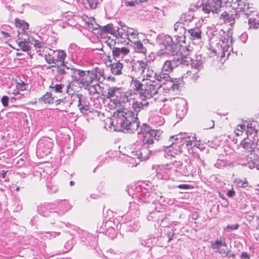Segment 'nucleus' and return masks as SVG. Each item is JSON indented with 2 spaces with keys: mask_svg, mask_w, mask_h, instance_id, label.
I'll use <instances>...</instances> for the list:
<instances>
[{
  "mask_svg": "<svg viewBox=\"0 0 259 259\" xmlns=\"http://www.w3.org/2000/svg\"><path fill=\"white\" fill-rule=\"evenodd\" d=\"M175 141L169 146L166 147L164 150V156L168 159L176 158L185 150L192 154L194 158L197 160L200 163L203 164V161L200 156L194 151L195 143L190 137L182 138L179 136H176Z\"/></svg>",
  "mask_w": 259,
  "mask_h": 259,
  "instance_id": "obj_1",
  "label": "nucleus"
},
{
  "mask_svg": "<svg viewBox=\"0 0 259 259\" xmlns=\"http://www.w3.org/2000/svg\"><path fill=\"white\" fill-rule=\"evenodd\" d=\"M134 115L133 111L126 108L117 110L114 113L115 120L113 123H115L114 125L119 130H130L134 125L137 127L138 125L137 123L132 122Z\"/></svg>",
  "mask_w": 259,
  "mask_h": 259,
  "instance_id": "obj_2",
  "label": "nucleus"
},
{
  "mask_svg": "<svg viewBox=\"0 0 259 259\" xmlns=\"http://www.w3.org/2000/svg\"><path fill=\"white\" fill-rule=\"evenodd\" d=\"M190 56L191 51L187 48H183L180 54L176 58L174 57L171 60L165 61L162 68V71L169 73L180 64L188 66L191 62Z\"/></svg>",
  "mask_w": 259,
  "mask_h": 259,
  "instance_id": "obj_3",
  "label": "nucleus"
},
{
  "mask_svg": "<svg viewBox=\"0 0 259 259\" xmlns=\"http://www.w3.org/2000/svg\"><path fill=\"white\" fill-rule=\"evenodd\" d=\"M136 147H134L135 150H132L131 155L128 156V161L133 165H136L140 161L147 159L151 151L148 149V145H143L140 142H137L135 144Z\"/></svg>",
  "mask_w": 259,
  "mask_h": 259,
  "instance_id": "obj_4",
  "label": "nucleus"
},
{
  "mask_svg": "<svg viewBox=\"0 0 259 259\" xmlns=\"http://www.w3.org/2000/svg\"><path fill=\"white\" fill-rule=\"evenodd\" d=\"M39 56L44 57L49 64H56L58 62L64 64L66 54L63 50H53L49 48H45L40 51Z\"/></svg>",
  "mask_w": 259,
  "mask_h": 259,
  "instance_id": "obj_5",
  "label": "nucleus"
},
{
  "mask_svg": "<svg viewBox=\"0 0 259 259\" xmlns=\"http://www.w3.org/2000/svg\"><path fill=\"white\" fill-rule=\"evenodd\" d=\"M144 88L141 92V97L145 98L146 99L151 98L157 95L159 90L162 88V85L160 82L146 80Z\"/></svg>",
  "mask_w": 259,
  "mask_h": 259,
  "instance_id": "obj_6",
  "label": "nucleus"
},
{
  "mask_svg": "<svg viewBox=\"0 0 259 259\" xmlns=\"http://www.w3.org/2000/svg\"><path fill=\"white\" fill-rule=\"evenodd\" d=\"M54 143L53 140L49 137L40 139L37 146V154L40 157L49 154L53 148Z\"/></svg>",
  "mask_w": 259,
  "mask_h": 259,
  "instance_id": "obj_7",
  "label": "nucleus"
},
{
  "mask_svg": "<svg viewBox=\"0 0 259 259\" xmlns=\"http://www.w3.org/2000/svg\"><path fill=\"white\" fill-rule=\"evenodd\" d=\"M240 145L246 151L251 152L249 158L252 159L256 153L259 154V139L250 138H244L241 142Z\"/></svg>",
  "mask_w": 259,
  "mask_h": 259,
  "instance_id": "obj_8",
  "label": "nucleus"
},
{
  "mask_svg": "<svg viewBox=\"0 0 259 259\" xmlns=\"http://www.w3.org/2000/svg\"><path fill=\"white\" fill-rule=\"evenodd\" d=\"M156 133L154 131L148 127H144L138 132V137L140 143L143 145H149L154 143Z\"/></svg>",
  "mask_w": 259,
  "mask_h": 259,
  "instance_id": "obj_9",
  "label": "nucleus"
},
{
  "mask_svg": "<svg viewBox=\"0 0 259 259\" xmlns=\"http://www.w3.org/2000/svg\"><path fill=\"white\" fill-rule=\"evenodd\" d=\"M156 172L158 179L168 180L174 173L172 163L158 165L156 168Z\"/></svg>",
  "mask_w": 259,
  "mask_h": 259,
  "instance_id": "obj_10",
  "label": "nucleus"
},
{
  "mask_svg": "<svg viewBox=\"0 0 259 259\" xmlns=\"http://www.w3.org/2000/svg\"><path fill=\"white\" fill-rule=\"evenodd\" d=\"M191 68L187 71L185 77L196 80L199 77V71L202 68V63L197 60L192 61L191 59Z\"/></svg>",
  "mask_w": 259,
  "mask_h": 259,
  "instance_id": "obj_11",
  "label": "nucleus"
},
{
  "mask_svg": "<svg viewBox=\"0 0 259 259\" xmlns=\"http://www.w3.org/2000/svg\"><path fill=\"white\" fill-rule=\"evenodd\" d=\"M174 173H179L184 176H188L190 174L191 165L190 163L184 164L181 161H175L172 163Z\"/></svg>",
  "mask_w": 259,
  "mask_h": 259,
  "instance_id": "obj_12",
  "label": "nucleus"
},
{
  "mask_svg": "<svg viewBox=\"0 0 259 259\" xmlns=\"http://www.w3.org/2000/svg\"><path fill=\"white\" fill-rule=\"evenodd\" d=\"M232 7L235 10L236 12H243L246 15L253 12L254 9L252 5L250 6L249 3L245 0H242L237 4L233 3Z\"/></svg>",
  "mask_w": 259,
  "mask_h": 259,
  "instance_id": "obj_13",
  "label": "nucleus"
},
{
  "mask_svg": "<svg viewBox=\"0 0 259 259\" xmlns=\"http://www.w3.org/2000/svg\"><path fill=\"white\" fill-rule=\"evenodd\" d=\"M122 87H110L107 89L106 97L110 99V102L115 106L117 105V100L119 99L121 94L122 93Z\"/></svg>",
  "mask_w": 259,
  "mask_h": 259,
  "instance_id": "obj_14",
  "label": "nucleus"
},
{
  "mask_svg": "<svg viewBox=\"0 0 259 259\" xmlns=\"http://www.w3.org/2000/svg\"><path fill=\"white\" fill-rule=\"evenodd\" d=\"M121 29L123 32H118L120 37L123 38L126 37L130 41L132 42L138 38L139 33L137 31L133 28L123 25L121 26Z\"/></svg>",
  "mask_w": 259,
  "mask_h": 259,
  "instance_id": "obj_15",
  "label": "nucleus"
},
{
  "mask_svg": "<svg viewBox=\"0 0 259 259\" xmlns=\"http://www.w3.org/2000/svg\"><path fill=\"white\" fill-rule=\"evenodd\" d=\"M211 246L213 249H216L219 253L225 254V256L230 257L234 256V254L232 253V251L230 250L226 251L224 249H220L222 246H227L225 239L223 237L218 238L212 244Z\"/></svg>",
  "mask_w": 259,
  "mask_h": 259,
  "instance_id": "obj_16",
  "label": "nucleus"
},
{
  "mask_svg": "<svg viewBox=\"0 0 259 259\" xmlns=\"http://www.w3.org/2000/svg\"><path fill=\"white\" fill-rule=\"evenodd\" d=\"M77 71L79 75L77 81L83 87H88L94 81L90 71L86 72L82 70H77Z\"/></svg>",
  "mask_w": 259,
  "mask_h": 259,
  "instance_id": "obj_17",
  "label": "nucleus"
},
{
  "mask_svg": "<svg viewBox=\"0 0 259 259\" xmlns=\"http://www.w3.org/2000/svg\"><path fill=\"white\" fill-rule=\"evenodd\" d=\"M112 55L115 60L123 59L130 53V50L126 47H114L112 49Z\"/></svg>",
  "mask_w": 259,
  "mask_h": 259,
  "instance_id": "obj_18",
  "label": "nucleus"
},
{
  "mask_svg": "<svg viewBox=\"0 0 259 259\" xmlns=\"http://www.w3.org/2000/svg\"><path fill=\"white\" fill-rule=\"evenodd\" d=\"M54 205L57 206L56 208L58 209L59 211V213L61 214H63L71 208L70 204L65 200L57 201L56 204H54ZM53 205H54V204H50L48 205V207L50 208L52 207L53 208Z\"/></svg>",
  "mask_w": 259,
  "mask_h": 259,
  "instance_id": "obj_19",
  "label": "nucleus"
},
{
  "mask_svg": "<svg viewBox=\"0 0 259 259\" xmlns=\"http://www.w3.org/2000/svg\"><path fill=\"white\" fill-rule=\"evenodd\" d=\"M256 122L255 121H252L247 123L246 124V135L247 138H251L254 139H259V137L257 135V131L255 128Z\"/></svg>",
  "mask_w": 259,
  "mask_h": 259,
  "instance_id": "obj_20",
  "label": "nucleus"
},
{
  "mask_svg": "<svg viewBox=\"0 0 259 259\" xmlns=\"http://www.w3.org/2000/svg\"><path fill=\"white\" fill-rule=\"evenodd\" d=\"M202 30L201 27H195L188 29L189 38L191 40H200L202 38Z\"/></svg>",
  "mask_w": 259,
  "mask_h": 259,
  "instance_id": "obj_21",
  "label": "nucleus"
},
{
  "mask_svg": "<svg viewBox=\"0 0 259 259\" xmlns=\"http://www.w3.org/2000/svg\"><path fill=\"white\" fill-rule=\"evenodd\" d=\"M132 96L131 91H125V89L123 88L122 93L121 94L119 99L117 100V103L115 106L119 107L122 103L130 102L132 99Z\"/></svg>",
  "mask_w": 259,
  "mask_h": 259,
  "instance_id": "obj_22",
  "label": "nucleus"
},
{
  "mask_svg": "<svg viewBox=\"0 0 259 259\" xmlns=\"http://www.w3.org/2000/svg\"><path fill=\"white\" fill-rule=\"evenodd\" d=\"M148 104V102L147 101L146 99L141 97L139 100L134 101L133 108L135 112H138L145 106H147Z\"/></svg>",
  "mask_w": 259,
  "mask_h": 259,
  "instance_id": "obj_23",
  "label": "nucleus"
},
{
  "mask_svg": "<svg viewBox=\"0 0 259 259\" xmlns=\"http://www.w3.org/2000/svg\"><path fill=\"white\" fill-rule=\"evenodd\" d=\"M90 72L94 81L102 82L104 80L105 78L104 76V71L102 69L96 68Z\"/></svg>",
  "mask_w": 259,
  "mask_h": 259,
  "instance_id": "obj_24",
  "label": "nucleus"
},
{
  "mask_svg": "<svg viewBox=\"0 0 259 259\" xmlns=\"http://www.w3.org/2000/svg\"><path fill=\"white\" fill-rule=\"evenodd\" d=\"M201 8L202 11L206 14H209L211 12L213 13H217V11L213 10V5L212 2H209V0H202Z\"/></svg>",
  "mask_w": 259,
  "mask_h": 259,
  "instance_id": "obj_25",
  "label": "nucleus"
},
{
  "mask_svg": "<svg viewBox=\"0 0 259 259\" xmlns=\"http://www.w3.org/2000/svg\"><path fill=\"white\" fill-rule=\"evenodd\" d=\"M150 123L157 126H161L164 123V119L161 116L158 115L154 112H152L149 118Z\"/></svg>",
  "mask_w": 259,
  "mask_h": 259,
  "instance_id": "obj_26",
  "label": "nucleus"
},
{
  "mask_svg": "<svg viewBox=\"0 0 259 259\" xmlns=\"http://www.w3.org/2000/svg\"><path fill=\"white\" fill-rule=\"evenodd\" d=\"M231 43V40L228 36L227 37H224L219 42L224 51H228L230 49H232Z\"/></svg>",
  "mask_w": 259,
  "mask_h": 259,
  "instance_id": "obj_27",
  "label": "nucleus"
},
{
  "mask_svg": "<svg viewBox=\"0 0 259 259\" xmlns=\"http://www.w3.org/2000/svg\"><path fill=\"white\" fill-rule=\"evenodd\" d=\"M145 79H143L142 82L137 79H133L131 82V85L133 89L139 92L140 96L141 95V92L143 91L144 88V84H145Z\"/></svg>",
  "mask_w": 259,
  "mask_h": 259,
  "instance_id": "obj_28",
  "label": "nucleus"
},
{
  "mask_svg": "<svg viewBox=\"0 0 259 259\" xmlns=\"http://www.w3.org/2000/svg\"><path fill=\"white\" fill-rule=\"evenodd\" d=\"M194 18V15L188 12L182 15L180 20L185 26H189V23L193 20Z\"/></svg>",
  "mask_w": 259,
  "mask_h": 259,
  "instance_id": "obj_29",
  "label": "nucleus"
},
{
  "mask_svg": "<svg viewBox=\"0 0 259 259\" xmlns=\"http://www.w3.org/2000/svg\"><path fill=\"white\" fill-rule=\"evenodd\" d=\"M123 65L120 62L114 63L111 65V70L113 74L120 75L122 73Z\"/></svg>",
  "mask_w": 259,
  "mask_h": 259,
  "instance_id": "obj_30",
  "label": "nucleus"
},
{
  "mask_svg": "<svg viewBox=\"0 0 259 259\" xmlns=\"http://www.w3.org/2000/svg\"><path fill=\"white\" fill-rule=\"evenodd\" d=\"M39 101H42L45 104H52L55 101V98L51 92H47L39 99Z\"/></svg>",
  "mask_w": 259,
  "mask_h": 259,
  "instance_id": "obj_31",
  "label": "nucleus"
},
{
  "mask_svg": "<svg viewBox=\"0 0 259 259\" xmlns=\"http://www.w3.org/2000/svg\"><path fill=\"white\" fill-rule=\"evenodd\" d=\"M179 85L178 83H175L173 81L169 80V81L164 83L162 85L163 90H168L169 91H172L173 92L178 91L179 90Z\"/></svg>",
  "mask_w": 259,
  "mask_h": 259,
  "instance_id": "obj_32",
  "label": "nucleus"
},
{
  "mask_svg": "<svg viewBox=\"0 0 259 259\" xmlns=\"http://www.w3.org/2000/svg\"><path fill=\"white\" fill-rule=\"evenodd\" d=\"M185 26L181 21L180 20V21L177 22L174 25V30L179 34H183L186 31Z\"/></svg>",
  "mask_w": 259,
  "mask_h": 259,
  "instance_id": "obj_33",
  "label": "nucleus"
},
{
  "mask_svg": "<svg viewBox=\"0 0 259 259\" xmlns=\"http://www.w3.org/2000/svg\"><path fill=\"white\" fill-rule=\"evenodd\" d=\"M229 0H212V4L213 5L214 9L217 13L225 4L228 2Z\"/></svg>",
  "mask_w": 259,
  "mask_h": 259,
  "instance_id": "obj_34",
  "label": "nucleus"
},
{
  "mask_svg": "<svg viewBox=\"0 0 259 259\" xmlns=\"http://www.w3.org/2000/svg\"><path fill=\"white\" fill-rule=\"evenodd\" d=\"M102 32L109 33L112 35L116 34V29L112 24H108L101 28Z\"/></svg>",
  "mask_w": 259,
  "mask_h": 259,
  "instance_id": "obj_35",
  "label": "nucleus"
},
{
  "mask_svg": "<svg viewBox=\"0 0 259 259\" xmlns=\"http://www.w3.org/2000/svg\"><path fill=\"white\" fill-rule=\"evenodd\" d=\"M16 42L18 47L17 50H22L23 51H27L29 50L28 42L27 41H22L20 39H18L16 40Z\"/></svg>",
  "mask_w": 259,
  "mask_h": 259,
  "instance_id": "obj_36",
  "label": "nucleus"
},
{
  "mask_svg": "<svg viewBox=\"0 0 259 259\" xmlns=\"http://www.w3.org/2000/svg\"><path fill=\"white\" fill-rule=\"evenodd\" d=\"M134 48L136 52L143 54H146L147 50L144 47L143 44L141 41H136L134 42Z\"/></svg>",
  "mask_w": 259,
  "mask_h": 259,
  "instance_id": "obj_37",
  "label": "nucleus"
},
{
  "mask_svg": "<svg viewBox=\"0 0 259 259\" xmlns=\"http://www.w3.org/2000/svg\"><path fill=\"white\" fill-rule=\"evenodd\" d=\"M170 79V76L168 73H164L163 71L162 72L157 74L156 77L157 82H159L162 81H167V82L169 81V79Z\"/></svg>",
  "mask_w": 259,
  "mask_h": 259,
  "instance_id": "obj_38",
  "label": "nucleus"
},
{
  "mask_svg": "<svg viewBox=\"0 0 259 259\" xmlns=\"http://www.w3.org/2000/svg\"><path fill=\"white\" fill-rule=\"evenodd\" d=\"M34 47L37 50V54L39 55L40 51H42L45 48H48L46 46L44 42L39 40H35L33 44Z\"/></svg>",
  "mask_w": 259,
  "mask_h": 259,
  "instance_id": "obj_39",
  "label": "nucleus"
},
{
  "mask_svg": "<svg viewBox=\"0 0 259 259\" xmlns=\"http://www.w3.org/2000/svg\"><path fill=\"white\" fill-rule=\"evenodd\" d=\"M76 1L81 4H84L85 2L88 3L90 7L92 9H95L98 5V0H76Z\"/></svg>",
  "mask_w": 259,
  "mask_h": 259,
  "instance_id": "obj_40",
  "label": "nucleus"
},
{
  "mask_svg": "<svg viewBox=\"0 0 259 259\" xmlns=\"http://www.w3.org/2000/svg\"><path fill=\"white\" fill-rule=\"evenodd\" d=\"M157 74L154 72L152 70L148 69L147 73V78L145 80H151L156 81Z\"/></svg>",
  "mask_w": 259,
  "mask_h": 259,
  "instance_id": "obj_41",
  "label": "nucleus"
},
{
  "mask_svg": "<svg viewBox=\"0 0 259 259\" xmlns=\"http://www.w3.org/2000/svg\"><path fill=\"white\" fill-rule=\"evenodd\" d=\"M78 106L80 110V111L82 113L86 112L89 110V107L87 105H82L81 101H82V96L81 95H78Z\"/></svg>",
  "mask_w": 259,
  "mask_h": 259,
  "instance_id": "obj_42",
  "label": "nucleus"
},
{
  "mask_svg": "<svg viewBox=\"0 0 259 259\" xmlns=\"http://www.w3.org/2000/svg\"><path fill=\"white\" fill-rule=\"evenodd\" d=\"M137 65L138 71L140 72V74H143L147 67V63L143 61H138L137 62Z\"/></svg>",
  "mask_w": 259,
  "mask_h": 259,
  "instance_id": "obj_43",
  "label": "nucleus"
},
{
  "mask_svg": "<svg viewBox=\"0 0 259 259\" xmlns=\"http://www.w3.org/2000/svg\"><path fill=\"white\" fill-rule=\"evenodd\" d=\"M245 124L238 125L236 128L235 130V134L236 136H239L242 135L245 130Z\"/></svg>",
  "mask_w": 259,
  "mask_h": 259,
  "instance_id": "obj_44",
  "label": "nucleus"
},
{
  "mask_svg": "<svg viewBox=\"0 0 259 259\" xmlns=\"http://www.w3.org/2000/svg\"><path fill=\"white\" fill-rule=\"evenodd\" d=\"M50 88L53 89L56 92L62 93V90L64 88V85L62 83L54 84L52 83Z\"/></svg>",
  "mask_w": 259,
  "mask_h": 259,
  "instance_id": "obj_45",
  "label": "nucleus"
},
{
  "mask_svg": "<svg viewBox=\"0 0 259 259\" xmlns=\"http://www.w3.org/2000/svg\"><path fill=\"white\" fill-rule=\"evenodd\" d=\"M16 88L20 91H24L27 89V85L24 81H21L20 82H17Z\"/></svg>",
  "mask_w": 259,
  "mask_h": 259,
  "instance_id": "obj_46",
  "label": "nucleus"
},
{
  "mask_svg": "<svg viewBox=\"0 0 259 259\" xmlns=\"http://www.w3.org/2000/svg\"><path fill=\"white\" fill-rule=\"evenodd\" d=\"M236 183L238 186L241 188H245L248 185V182L246 179L244 180H238L236 181Z\"/></svg>",
  "mask_w": 259,
  "mask_h": 259,
  "instance_id": "obj_47",
  "label": "nucleus"
},
{
  "mask_svg": "<svg viewBox=\"0 0 259 259\" xmlns=\"http://www.w3.org/2000/svg\"><path fill=\"white\" fill-rule=\"evenodd\" d=\"M239 226V225L237 224L232 225H228L224 229V230L227 232H230L233 230H236L238 229Z\"/></svg>",
  "mask_w": 259,
  "mask_h": 259,
  "instance_id": "obj_48",
  "label": "nucleus"
},
{
  "mask_svg": "<svg viewBox=\"0 0 259 259\" xmlns=\"http://www.w3.org/2000/svg\"><path fill=\"white\" fill-rule=\"evenodd\" d=\"M249 24L250 27H252L255 29H256L259 27V23L256 22L254 20H252L251 19H249Z\"/></svg>",
  "mask_w": 259,
  "mask_h": 259,
  "instance_id": "obj_49",
  "label": "nucleus"
},
{
  "mask_svg": "<svg viewBox=\"0 0 259 259\" xmlns=\"http://www.w3.org/2000/svg\"><path fill=\"white\" fill-rule=\"evenodd\" d=\"M170 112V109L165 105L160 109V112L162 114H167Z\"/></svg>",
  "mask_w": 259,
  "mask_h": 259,
  "instance_id": "obj_50",
  "label": "nucleus"
},
{
  "mask_svg": "<svg viewBox=\"0 0 259 259\" xmlns=\"http://www.w3.org/2000/svg\"><path fill=\"white\" fill-rule=\"evenodd\" d=\"M126 6H136L137 5H139L138 0L136 1H126L124 3Z\"/></svg>",
  "mask_w": 259,
  "mask_h": 259,
  "instance_id": "obj_51",
  "label": "nucleus"
},
{
  "mask_svg": "<svg viewBox=\"0 0 259 259\" xmlns=\"http://www.w3.org/2000/svg\"><path fill=\"white\" fill-rule=\"evenodd\" d=\"M1 101L4 107H7L8 106L9 98L7 96H4L2 98Z\"/></svg>",
  "mask_w": 259,
  "mask_h": 259,
  "instance_id": "obj_52",
  "label": "nucleus"
},
{
  "mask_svg": "<svg viewBox=\"0 0 259 259\" xmlns=\"http://www.w3.org/2000/svg\"><path fill=\"white\" fill-rule=\"evenodd\" d=\"M25 22L24 20L19 19H16L15 20V24L17 27H19L20 28L21 27V26L24 24Z\"/></svg>",
  "mask_w": 259,
  "mask_h": 259,
  "instance_id": "obj_53",
  "label": "nucleus"
},
{
  "mask_svg": "<svg viewBox=\"0 0 259 259\" xmlns=\"http://www.w3.org/2000/svg\"><path fill=\"white\" fill-rule=\"evenodd\" d=\"M178 187L181 189H189L192 188L191 185L188 184H180Z\"/></svg>",
  "mask_w": 259,
  "mask_h": 259,
  "instance_id": "obj_54",
  "label": "nucleus"
},
{
  "mask_svg": "<svg viewBox=\"0 0 259 259\" xmlns=\"http://www.w3.org/2000/svg\"><path fill=\"white\" fill-rule=\"evenodd\" d=\"M226 195L229 197H233L235 195V192L233 189H232L227 192Z\"/></svg>",
  "mask_w": 259,
  "mask_h": 259,
  "instance_id": "obj_55",
  "label": "nucleus"
},
{
  "mask_svg": "<svg viewBox=\"0 0 259 259\" xmlns=\"http://www.w3.org/2000/svg\"><path fill=\"white\" fill-rule=\"evenodd\" d=\"M25 97V94H21L18 96H17L16 97H13V98H11V100H21L22 99V98Z\"/></svg>",
  "mask_w": 259,
  "mask_h": 259,
  "instance_id": "obj_56",
  "label": "nucleus"
},
{
  "mask_svg": "<svg viewBox=\"0 0 259 259\" xmlns=\"http://www.w3.org/2000/svg\"><path fill=\"white\" fill-rule=\"evenodd\" d=\"M229 15L227 12L223 13L221 16V18L224 19L225 21L229 18Z\"/></svg>",
  "mask_w": 259,
  "mask_h": 259,
  "instance_id": "obj_57",
  "label": "nucleus"
},
{
  "mask_svg": "<svg viewBox=\"0 0 259 259\" xmlns=\"http://www.w3.org/2000/svg\"><path fill=\"white\" fill-rule=\"evenodd\" d=\"M23 31H25L26 30L28 29L29 25L27 23L25 22L24 24L21 27Z\"/></svg>",
  "mask_w": 259,
  "mask_h": 259,
  "instance_id": "obj_58",
  "label": "nucleus"
},
{
  "mask_svg": "<svg viewBox=\"0 0 259 259\" xmlns=\"http://www.w3.org/2000/svg\"><path fill=\"white\" fill-rule=\"evenodd\" d=\"M241 257L242 259L249 258V255L247 252H242L241 255Z\"/></svg>",
  "mask_w": 259,
  "mask_h": 259,
  "instance_id": "obj_59",
  "label": "nucleus"
},
{
  "mask_svg": "<svg viewBox=\"0 0 259 259\" xmlns=\"http://www.w3.org/2000/svg\"><path fill=\"white\" fill-rule=\"evenodd\" d=\"M20 91L17 88L13 91L12 94L15 96V97L20 95Z\"/></svg>",
  "mask_w": 259,
  "mask_h": 259,
  "instance_id": "obj_60",
  "label": "nucleus"
},
{
  "mask_svg": "<svg viewBox=\"0 0 259 259\" xmlns=\"http://www.w3.org/2000/svg\"><path fill=\"white\" fill-rule=\"evenodd\" d=\"M7 172V171L2 170L1 174L2 178L3 179L5 178Z\"/></svg>",
  "mask_w": 259,
  "mask_h": 259,
  "instance_id": "obj_61",
  "label": "nucleus"
},
{
  "mask_svg": "<svg viewBox=\"0 0 259 259\" xmlns=\"http://www.w3.org/2000/svg\"><path fill=\"white\" fill-rule=\"evenodd\" d=\"M2 33L3 35V36L5 37H10V35L8 32H6L4 31H2Z\"/></svg>",
  "mask_w": 259,
  "mask_h": 259,
  "instance_id": "obj_62",
  "label": "nucleus"
},
{
  "mask_svg": "<svg viewBox=\"0 0 259 259\" xmlns=\"http://www.w3.org/2000/svg\"><path fill=\"white\" fill-rule=\"evenodd\" d=\"M61 101H62V100L61 99H58V100H56L54 102H55L56 105L57 106L60 104Z\"/></svg>",
  "mask_w": 259,
  "mask_h": 259,
  "instance_id": "obj_63",
  "label": "nucleus"
},
{
  "mask_svg": "<svg viewBox=\"0 0 259 259\" xmlns=\"http://www.w3.org/2000/svg\"><path fill=\"white\" fill-rule=\"evenodd\" d=\"M241 1L242 0H232L231 6H232V5H233V2H234V3L237 4L239 2H240V1Z\"/></svg>",
  "mask_w": 259,
  "mask_h": 259,
  "instance_id": "obj_64",
  "label": "nucleus"
}]
</instances>
